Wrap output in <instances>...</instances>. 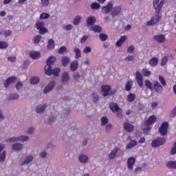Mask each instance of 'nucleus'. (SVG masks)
<instances>
[{
    "mask_svg": "<svg viewBox=\"0 0 176 176\" xmlns=\"http://www.w3.org/2000/svg\"><path fill=\"white\" fill-rule=\"evenodd\" d=\"M153 8L155 10V15L151 18V21H147L146 25L148 26L155 25V24H157V23L162 20V9H163L164 1H160V0H153Z\"/></svg>",
    "mask_w": 176,
    "mask_h": 176,
    "instance_id": "nucleus-1",
    "label": "nucleus"
},
{
    "mask_svg": "<svg viewBox=\"0 0 176 176\" xmlns=\"http://www.w3.org/2000/svg\"><path fill=\"white\" fill-rule=\"evenodd\" d=\"M101 91L103 97H108V96H112L116 94V90L111 89L110 85H102Z\"/></svg>",
    "mask_w": 176,
    "mask_h": 176,
    "instance_id": "nucleus-2",
    "label": "nucleus"
},
{
    "mask_svg": "<svg viewBox=\"0 0 176 176\" xmlns=\"http://www.w3.org/2000/svg\"><path fill=\"white\" fill-rule=\"evenodd\" d=\"M166 144V138H157L152 140L151 146L153 148H159Z\"/></svg>",
    "mask_w": 176,
    "mask_h": 176,
    "instance_id": "nucleus-3",
    "label": "nucleus"
},
{
    "mask_svg": "<svg viewBox=\"0 0 176 176\" xmlns=\"http://www.w3.org/2000/svg\"><path fill=\"white\" fill-rule=\"evenodd\" d=\"M109 108L112 112L117 113L118 118H122V109L119 108V106L116 103L110 102Z\"/></svg>",
    "mask_w": 176,
    "mask_h": 176,
    "instance_id": "nucleus-4",
    "label": "nucleus"
},
{
    "mask_svg": "<svg viewBox=\"0 0 176 176\" xmlns=\"http://www.w3.org/2000/svg\"><path fill=\"white\" fill-rule=\"evenodd\" d=\"M168 130V122H163L159 128V133L161 135H167V131Z\"/></svg>",
    "mask_w": 176,
    "mask_h": 176,
    "instance_id": "nucleus-5",
    "label": "nucleus"
},
{
    "mask_svg": "<svg viewBox=\"0 0 176 176\" xmlns=\"http://www.w3.org/2000/svg\"><path fill=\"white\" fill-rule=\"evenodd\" d=\"M118 155H120V148L115 147L109 154V159L113 160V159H115Z\"/></svg>",
    "mask_w": 176,
    "mask_h": 176,
    "instance_id": "nucleus-6",
    "label": "nucleus"
},
{
    "mask_svg": "<svg viewBox=\"0 0 176 176\" xmlns=\"http://www.w3.org/2000/svg\"><path fill=\"white\" fill-rule=\"evenodd\" d=\"M112 9H113V3L112 1H110L106 6L102 8V13L107 14V13H110L112 11Z\"/></svg>",
    "mask_w": 176,
    "mask_h": 176,
    "instance_id": "nucleus-7",
    "label": "nucleus"
},
{
    "mask_svg": "<svg viewBox=\"0 0 176 176\" xmlns=\"http://www.w3.org/2000/svg\"><path fill=\"white\" fill-rule=\"evenodd\" d=\"M135 79L140 87H144V77L140 72H137L135 74Z\"/></svg>",
    "mask_w": 176,
    "mask_h": 176,
    "instance_id": "nucleus-8",
    "label": "nucleus"
},
{
    "mask_svg": "<svg viewBox=\"0 0 176 176\" xmlns=\"http://www.w3.org/2000/svg\"><path fill=\"white\" fill-rule=\"evenodd\" d=\"M32 162H34V155H28L25 157L24 160L21 162V166L22 167H23V166H28V164L32 163Z\"/></svg>",
    "mask_w": 176,
    "mask_h": 176,
    "instance_id": "nucleus-9",
    "label": "nucleus"
},
{
    "mask_svg": "<svg viewBox=\"0 0 176 176\" xmlns=\"http://www.w3.org/2000/svg\"><path fill=\"white\" fill-rule=\"evenodd\" d=\"M153 89H154L155 93L161 94L163 91V86L157 81L153 82Z\"/></svg>",
    "mask_w": 176,
    "mask_h": 176,
    "instance_id": "nucleus-10",
    "label": "nucleus"
},
{
    "mask_svg": "<svg viewBox=\"0 0 176 176\" xmlns=\"http://www.w3.org/2000/svg\"><path fill=\"white\" fill-rule=\"evenodd\" d=\"M121 12H122V6H116L115 8H113L111 9V14L112 17H116V16H119Z\"/></svg>",
    "mask_w": 176,
    "mask_h": 176,
    "instance_id": "nucleus-11",
    "label": "nucleus"
},
{
    "mask_svg": "<svg viewBox=\"0 0 176 176\" xmlns=\"http://www.w3.org/2000/svg\"><path fill=\"white\" fill-rule=\"evenodd\" d=\"M56 83L54 81H51L45 88L43 90L44 94H47V93H50L53 89H54V86Z\"/></svg>",
    "mask_w": 176,
    "mask_h": 176,
    "instance_id": "nucleus-12",
    "label": "nucleus"
},
{
    "mask_svg": "<svg viewBox=\"0 0 176 176\" xmlns=\"http://www.w3.org/2000/svg\"><path fill=\"white\" fill-rule=\"evenodd\" d=\"M56 83L54 81H51L45 88L43 90L44 94H47V93H50L53 89H54V86Z\"/></svg>",
    "mask_w": 176,
    "mask_h": 176,
    "instance_id": "nucleus-13",
    "label": "nucleus"
},
{
    "mask_svg": "<svg viewBox=\"0 0 176 176\" xmlns=\"http://www.w3.org/2000/svg\"><path fill=\"white\" fill-rule=\"evenodd\" d=\"M156 120H157V118L156 117V116L153 115L144 121V124L146 126H151V124L156 123Z\"/></svg>",
    "mask_w": 176,
    "mask_h": 176,
    "instance_id": "nucleus-14",
    "label": "nucleus"
},
{
    "mask_svg": "<svg viewBox=\"0 0 176 176\" xmlns=\"http://www.w3.org/2000/svg\"><path fill=\"white\" fill-rule=\"evenodd\" d=\"M17 80V77L16 76H11L8 78L6 81L4 82V87H9L12 83H14Z\"/></svg>",
    "mask_w": 176,
    "mask_h": 176,
    "instance_id": "nucleus-15",
    "label": "nucleus"
},
{
    "mask_svg": "<svg viewBox=\"0 0 176 176\" xmlns=\"http://www.w3.org/2000/svg\"><path fill=\"white\" fill-rule=\"evenodd\" d=\"M69 82V74L64 72L62 74V83L63 85H68Z\"/></svg>",
    "mask_w": 176,
    "mask_h": 176,
    "instance_id": "nucleus-16",
    "label": "nucleus"
},
{
    "mask_svg": "<svg viewBox=\"0 0 176 176\" xmlns=\"http://www.w3.org/2000/svg\"><path fill=\"white\" fill-rule=\"evenodd\" d=\"M134 164H135V158L134 157H129L127 160V167L131 171H133Z\"/></svg>",
    "mask_w": 176,
    "mask_h": 176,
    "instance_id": "nucleus-17",
    "label": "nucleus"
},
{
    "mask_svg": "<svg viewBox=\"0 0 176 176\" xmlns=\"http://www.w3.org/2000/svg\"><path fill=\"white\" fill-rule=\"evenodd\" d=\"M154 39L158 43H164L166 42V36L164 34H158L154 36Z\"/></svg>",
    "mask_w": 176,
    "mask_h": 176,
    "instance_id": "nucleus-18",
    "label": "nucleus"
},
{
    "mask_svg": "<svg viewBox=\"0 0 176 176\" xmlns=\"http://www.w3.org/2000/svg\"><path fill=\"white\" fill-rule=\"evenodd\" d=\"M78 162L82 164H86L89 162V157L85 154H80L78 156Z\"/></svg>",
    "mask_w": 176,
    "mask_h": 176,
    "instance_id": "nucleus-19",
    "label": "nucleus"
},
{
    "mask_svg": "<svg viewBox=\"0 0 176 176\" xmlns=\"http://www.w3.org/2000/svg\"><path fill=\"white\" fill-rule=\"evenodd\" d=\"M46 108H47V104L46 103H44L43 104H38L36 107V113H42V112L45 111Z\"/></svg>",
    "mask_w": 176,
    "mask_h": 176,
    "instance_id": "nucleus-20",
    "label": "nucleus"
},
{
    "mask_svg": "<svg viewBox=\"0 0 176 176\" xmlns=\"http://www.w3.org/2000/svg\"><path fill=\"white\" fill-rule=\"evenodd\" d=\"M24 148V145L21 143H14L12 145V149L13 151H22Z\"/></svg>",
    "mask_w": 176,
    "mask_h": 176,
    "instance_id": "nucleus-21",
    "label": "nucleus"
},
{
    "mask_svg": "<svg viewBox=\"0 0 176 176\" xmlns=\"http://www.w3.org/2000/svg\"><path fill=\"white\" fill-rule=\"evenodd\" d=\"M96 17H94L93 16H89L87 19V27L94 25V24L96 23Z\"/></svg>",
    "mask_w": 176,
    "mask_h": 176,
    "instance_id": "nucleus-22",
    "label": "nucleus"
},
{
    "mask_svg": "<svg viewBox=\"0 0 176 176\" xmlns=\"http://www.w3.org/2000/svg\"><path fill=\"white\" fill-rule=\"evenodd\" d=\"M78 67L79 63H78V60H74L70 63V71H72V72H75Z\"/></svg>",
    "mask_w": 176,
    "mask_h": 176,
    "instance_id": "nucleus-23",
    "label": "nucleus"
},
{
    "mask_svg": "<svg viewBox=\"0 0 176 176\" xmlns=\"http://www.w3.org/2000/svg\"><path fill=\"white\" fill-rule=\"evenodd\" d=\"M124 129L126 131H128V133H131V131L134 130V126L130 123L124 122Z\"/></svg>",
    "mask_w": 176,
    "mask_h": 176,
    "instance_id": "nucleus-24",
    "label": "nucleus"
},
{
    "mask_svg": "<svg viewBox=\"0 0 176 176\" xmlns=\"http://www.w3.org/2000/svg\"><path fill=\"white\" fill-rule=\"evenodd\" d=\"M64 156L65 159H73L74 158V152H72V150H67V151L65 152Z\"/></svg>",
    "mask_w": 176,
    "mask_h": 176,
    "instance_id": "nucleus-25",
    "label": "nucleus"
},
{
    "mask_svg": "<svg viewBox=\"0 0 176 176\" xmlns=\"http://www.w3.org/2000/svg\"><path fill=\"white\" fill-rule=\"evenodd\" d=\"M30 56L31 58H33L34 60H36L38 58H40L41 53H39L38 52L33 51L30 53Z\"/></svg>",
    "mask_w": 176,
    "mask_h": 176,
    "instance_id": "nucleus-26",
    "label": "nucleus"
},
{
    "mask_svg": "<svg viewBox=\"0 0 176 176\" xmlns=\"http://www.w3.org/2000/svg\"><path fill=\"white\" fill-rule=\"evenodd\" d=\"M69 61H71V59H69V57H67V56L62 57L61 63H62V65H63V67H67L68 65V64H69Z\"/></svg>",
    "mask_w": 176,
    "mask_h": 176,
    "instance_id": "nucleus-27",
    "label": "nucleus"
},
{
    "mask_svg": "<svg viewBox=\"0 0 176 176\" xmlns=\"http://www.w3.org/2000/svg\"><path fill=\"white\" fill-rule=\"evenodd\" d=\"M166 167L173 170L176 168V161H169L166 163Z\"/></svg>",
    "mask_w": 176,
    "mask_h": 176,
    "instance_id": "nucleus-28",
    "label": "nucleus"
},
{
    "mask_svg": "<svg viewBox=\"0 0 176 176\" xmlns=\"http://www.w3.org/2000/svg\"><path fill=\"white\" fill-rule=\"evenodd\" d=\"M43 27H45V22L43 21H38L36 22L35 28H36V30H41V28H43Z\"/></svg>",
    "mask_w": 176,
    "mask_h": 176,
    "instance_id": "nucleus-29",
    "label": "nucleus"
},
{
    "mask_svg": "<svg viewBox=\"0 0 176 176\" xmlns=\"http://www.w3.org/2000/svg\"><path fill=\"white\" fill-rule=\"evenodd\" d=\"M73 79L76 82H80V80H82V76H80V74H79V72H75L73 74Z\"/></svg>",
    "mask_w": 176,
    "mask_h": 176,
    "instance_id": "nucleus-30",
    "label": "nucleus"
},
{
    "mask_svg": "<svg viewBox=\"0 0 176 176\" xmlns=\"http://www.w3.org/2000/svg\"><path fill=\"white\" fill-rule=\"evenodd\" d=\"M91 31H94V32H101L102 28L100 25H94L91 28Z\"/></svg>",
    "mask_w": 176,
    "mask_h": 176,
    "instance_id": "nucleus-31",
    "label": "nucleus"
},
{
    "mask_svg": "<svg viewBox=\"0 0 176 176\" xmlns=\"http://www.w3.org/2000/svg\"><path fill=\"white\" fill-rule=\"evenodd\" d=\"M19 97H20V96H19V94H10L7 97V100L8 101H10L11 100H19Z\"/></svg>",
    "mask_w": 176,
    "mask_h": 176,
    "instance_id": "nucleus-32",
    "label": "nucleus"
},
{
    "mask_svg": "<svg viewBox=\"0 0 176 176\" xmlns=\"http://www.w3.org/2000/svg\"><path fill=\"white\" fill-rule=\"evenodd\" d=\"M91 100H92L93 102H94L95 104H97V102H98V101L100 100V96H98V94L94 93L91 95Z\"/></svg>",
    "mask_w": 176,
    "mask_h": 176,
    "instance_id": "nucleus-33",
    "label": "nucleus"
},
{
    "mask_svg": "<svg viewBox=\"0 0 176 176\" xmlns=\"http://www.w3.org/2000/svg\"><path fill=\"white\" fill-rule=\"evenodd\" d=\"M134 146H137V142L135 140H131L126 146V149H131V148H134Z\"/></svg>",
    "mask_w": 176,
    "mask_h": 176,
    "instance_id": "nucleus-34",
    "label": "nucleus"
},
{
    "mask_svg": "<svg viewBox=\"0 0 176 176\" xmlns=\"http://www.w3.org/2000/svg\"><path fill=\"white\" fill-rule=\"evenodd\" d=\"M19 142H27L30 141V136L28 135H20L19 136Z\"/></svg>",
    "mask_w": 176,
    "mask_h": 176,
    "instance_id": "nucleus-35",
    "label": "nucleus"
},
{
    "mask_svg": "<svg viewBox=\"0 0 176 176\" xmlns=\"http://www.w3.org/2000/svg\"><path fill=\"white\" fill-rule=\"evenodd\" d=\"M157 63H159V60L157 59V58H153L149 61V65L151 67H156L157 65Z\"/></svg>",
    "mask_w": 176,
    "mask_h": 176,
    "instance_id": "nucleus-36",
    "label": "nucleus"
},
{
    "mask_svg": "<svg viewBox=\"0 0 176 176\" xmlns=\"http://www.w3.org/2000/svg\"><path fill=\"white\" fill-rule=\"evenodd\" d=\"M52 66L51 65L47 64V65L45 67V72L46 75H52Z\"/></svg>",
    "mask_w": 176,
    "mask_h": 176,
    "instance_id": "nucleus-37",
    "label": "nucleus"
},
{
    "mask_svg": "<svg viewBox=\"0 0 176 176\" xmlns=\"http://www.w3.org/2000/svg\"><path fill=\"white\" fill-rule=\"evenodd\" d=\"M133 80L128 81L125 85L126 91H130V90H131V87H133Z\"/></svg>",
    "mask_w": 176,
    "mask_h": 176,
    "instance_id": "nucleus-38",
    "label": "nucleus"
},
{
    "mask_svg": "<svg viewBox=\"0 0 176 176\" xmlns=\"http://www.w3.org/2000/svg\"><path fill=\"white\" fill-rule=\"evenodd\" d=\"M55 62H56L55 56H51L47 59L46 63L50 65H52V64H54Z\"/></svg>",
    "mask_w": 176,
    "mask_h": 176,
    "instance_id": "nucleus-39",
    "label": "nucleus"
},
{
    "mask_svg": "<svg viewBox=\"0 0 176 176\" xmlns=\"http://www.w3.org/2000/svg\"><path fill=\"white\" fill-rule=\"evenodd\" d=\"M6 141V142H19V136H14L12 138H9Z\"/></svg>",
    "mask_w": 176,
    "mask_h": 176,
    "instance_id": "nucleus-40",
    "label": "nucleus"
},
{
    "mask_svg": "<svg viewBox=\"0 0 176 176\" xmlns=\"http://www.w3.org/2000/svg\"><path fill=\"white\" fill-rule=\"evenodd\" d=\"M6 160V151H3L0 153V163H3Z\"/></svg>",
    "mask_w": 176,
    "mask_h": 176,
    "instance_id": "nucleus-41",
    "label": "nucleus"
},
{
    "mask_svg": "<svg viewBox=\"0 0 176 176\" xmlns=\"http://www.w3.org/2000/svg\"><path fill=\"white\" fill-rule=\"evenodd\" d=\"M80 20H82V16L79 15L76 16L73 21L74 25H78L80 23Z\"/></svg>",
    "mask_w": 176,
    "mask_h": 176,
    "instance_id": "nucleus-42",
    "label": "nucleus"
},
{
    "mask_svg": "<svg viewBox=\"0 0 176 176\" xmlns=\"http://www.w3.org/2000/svg\"><path fill=\"white\" fill-rule=\"evenodd\" d=\"M144 85H145L146 87L149 89L150 90H151V91L153 90V87L152 86V82H151V80H146L144 81Z\"/></svg>",
    "mask_w": 176,
    "mask_h": 176,
    "instance_id": "nucleus-43",
    "label": "nucleus"
},
{
    "mask_svg": "<svg viewBox=\"0 0 176 176\" xmlns=\"http://www.w3.org/2000/svg\"><path fill=\"white\" fill-rule=\"evenodd\" d=\"M91 9H92V10H96L97 9H100V8H101V6L100 5V3L95 2V3H92L91 4Z\"/></svg>",
    "mask_w": 176,
    "mask_h": 176,
    "instance_id": "nucleus-44",
    "label": "nucleus"
},
{
    "mask_svg": "<svg viewBox=\"0 0 176 176\" xmlns=\"http://www.w3.org/2000/svg\"><path fill=\"white\" fill-rule=\"evenodd\" d=\"M34 133H35V127L34 126L29 127L26 131V134H28V135H32Z\"/></svg>",
    "mask_w": 176,
    "mask_h": 176,
    "instance_id": "nucleus-45",
    "label": "nucleus"
},
{
    "mask_svg": "<svg viewBox=\"0 0 176 176\" xmlns=\"http://www.w3.org/2000/svg\"><path fill=\"white\" fill-rule=\"evenodd\" d=\"M74 53H76V60H78V58H80V57H82V54H80V50H79L78 48L74 49Z\"/></svg>",
    "mask_w": 176,
    "mask_h": 176,
    "instance_id": "nucleus-46",
    "label": "nucleus"
},
{
    "mask_svg": "<svg viewBox=\"0 0 176 176\" xmlns=\"http://www.w3.org/2000/svg\"><path fill=\"white\" fill-rule=\"evenodd\" d=\"M135 100V94H129L127 97L128 102H133Z\"/></svg>",
    "mask_w": 176,
    "mask_h": 176,
    "instance_id": "nucleus-47",
    "label": "nucleus"
},
{
    "mask_svg": "<svg viewBox=\"0 0 176 176\" xmlns=\"http://www.w3.org/2000/svg\"><path fill=\"white\" fill-rule=\"evenodd\" d=\"M127 39V36H122L120 38L116 43V45H122Z\"/></svg>",
    "mask_w": 176,
    "mask_h": 176,
    "instance_id": "nucleus-48",
    "label": "nucleus"
},
{
    "mask_svg": "<svg viewBox=\"0 0 176 176\" xmlns=\"http://www.w3.org/2000/svg\"><path fill=\"white\" fill-rule=\"evenodd\" d=\"M50 17V14L46 12H43L40 15V20H45L46 19H49Z\"/></svg>",
    "mask_w": 176,
    "mask_h": 176,
    "instance_id": "nucleus-49",
    "label": "nucleus"
},
{
    "mask_svg": "<svg viewBox=\"0 0 176 176\" xmlns=\"http://www.w3.org/2000/svg\"><path fill=\"white\" fill-rule=\"evenodd\" d=\"M38 31L39 32V34L41 35H43V34H47V32H49V30H47V28H45V26L40 28Z\"/></svg>",
    "mask_w": 176,
    "mask_h": 176,
    "instance_id": "nucleus-50",
    "label": "nucleus"
},
{
    "mask_svg": "<svg viewBox=\"0 0 176 176\" xmlns=\"http://www.w3.org/2000/svg\"><path fill=\"white\" fill-rule=\"evenodd\" d=\"M142 74L144 76H151L152 73L151 72V71L148 70L147 69H142Z\"/></svg>",
    "mask_w": 176,
    "mask_h": 176,
    "instance_id": "nucleus-51",
    "label": "nucleus"
},
{
    "mask_svg": "<svg viewBox=\"0 0 176 176\" xmlns=\"http://www.w3.org/2000/svg\"><path fill=\"white\" fill-rule=\"evenodd\" d=\"M60 68L56 67L52 71V75H54V76H58V75L60 74Z\"/></svg>",
    "mask_w": 176,
    "mask_h": 176,
    "instance_id": "nucleus-52",
    "label": "nucleus"
},
{
    "mask_svg": "<svg viewBox=\"0 0 176 176\" xmlns=\"http://www.w3.org/2000/svg\"><path fill=\"white\" fill-rule=\"evenodd\" d=\"M30 83L32 85H36L39 83V78L38 77H33L30 79Z\"/></svg>",
    "mask_w": 176,
    "mask_h": 176,
    "instance_id": "nucleus-53",
    "label": "nucleus"
},
{
    "mask_svg": "<svg viewBox=\"0 0 176 176\" xmlns=\"http://www.w3.org/2000/svg\"><path fill=\"white\" fill-rule=\"evenodd\" d=\"M158 79L162 86H166L167 85V83L166 82V80L164 79V78L162 76L160 75L158 76Z\"/></svg>",
    "mask_w": 176,
    "mask_h": 176,
    "instance_id": "nucleus-54",
    "label": "nucleus"
},
{
    "mask_svg": "<svg viewBox=\"0 0 176 176\" xmlns=\"http://www.w3.org/2000/svg\"><path fill=\"white\" fill-rule=\"evenodd\" d=\"M99 38L100 41H102V42H104V41H107L108 39V35L101 33L99 34Z\"/></svg>",
    "mask_w": 176,
    "mask_h": 176,
    "instance_id": "nucleus-55",
    "label": "nucleus"
},
{
    "mask_svg": "<svg viewBox=\"0 0 176 176\" xmlns=\"http://www.w3.org/2000/svg\"><path fill=\"white\" fill-rule=\"evenodd\" d=\"M126 63H133L134 61V56L133 55H129L125 58Z\"/></svg>",
    "mask_w": 176,
    "mask_h": 176,
    "instance_id": "nucleus-56",
    "label": "nucleus"
},
{
    "mask_svg": "<svg viewBox=\"0 0 176 176\" xmlns=\"http://www.w3.org/2000/svg\"><path fill=\"white\" fill-rule=\"evenodd\" d=\"M108 122H109V120H108V118L102 117L101 118V124H102V126H105V124H108Z\"/></svg>",
    "mask_w": 176,
    "mask_h": 176,
    "instance_id": "nucleus-57",
    "label": "nucleus"
},
{
    "mask_svg": "<svg viewBox=\"0 0 176 176\" xmlns=\"http://www.w3.org/2000/svg\"><path fill=\"white\" fill-rule=\"evenodd\" d=\"M41 39H42V36L41 35H36L34 38V43L38 44L41 42Z\"/></svg>",
    "mask_w": 176,
    "mask_h": 176,
    "instance_id": "nucleus-58",
    "label": "nucleus"
},
{
    "mask_svg": "<svg viewBox=\"0 0 176 176\" xmlns=\"http://www.w3.org/2000/svg\"><path fill=\"white\" fill-rule=\"evenodd\" d=\"M23 82L19 81L16 83V85H15V87H16V90H18V91H19V90H21V89H23Z\"/></svg>",
    "mask_w": 176,
    "mask_h": 176,
    "instance_id": "nucleus-59",
    "label": "nucleus"
},
{
    "mask_svg": "<svg viewBox=\"0 0 176 176\" xmlns=\"http://www.w3.org/2000/svg\"><path fill=\"white\" fill-rule=\"evenodd\" d=\"M170 118L176 117V107L169 113Z\"/></svg>",
    "mask_w": 176,
    "mask_h": 176,
    "instance_id": "nucleus-60",
    "label": "nucleus"
},
{
    "mask_svg": "<svg viewBox=\"0 0 176 176\" xmlns=\"http://www.w3.org/2000/svg\"><path fill=\"white\" fill-rule=\"evenodd\" d=\"M170 155H176V142L173 144V146L170 149Z\"/></svg>",
    "mask_w": 176,
    "mask_h": 176,
    "instance_id": "nucleus-61",
    "label": "nucleus"
},
{
    "mask_svg": "<svg viewBox=\"0 0 176 176\" xmlns=\"http://www.w3.org/2000/svg\"><path fill=\"white\" fill-rule=\"evenodd\" d=\"M3 34L6 38H8V36H10V35H12V30H4L3 31Z\"/></svg>",
    "mask_w": 176,
    "mask_h": 176,
    "instance_id": "nucleus-62",
    "label": "nucleus"
},
{
    "mask_svg": "<svg viewBox=\"0 0 176 176\" xmlns=\"http://www.w3.org/2000/svg\"><path fill=\"white\" fill-rule=\"evenodd\" d=\"M111 130H112V125L111 124H108L107 125H106L105 127V131L107 133H111Z\"/></svg>",
    "mask_w": 176,
    "mask_h": 176,
    "instance_id": "nucleus-63",
    "label": "nucleus"
},
{
    "mask_svg": "<svg viewBox=\"0 0 176 176\" xmlns=\"http://www.w3.org/2000/svg\"><path fill=\"white\" fill-rule=\"evenodd\" d=\"M49 0H41V5L43 8L49 6Z\"/></svg>",
    "mask_w": 176,
    "mask_h": 176,
    "instance_id": "nucleus-64",
    "label": "nucleus"
}]
</instances>
